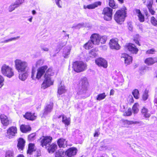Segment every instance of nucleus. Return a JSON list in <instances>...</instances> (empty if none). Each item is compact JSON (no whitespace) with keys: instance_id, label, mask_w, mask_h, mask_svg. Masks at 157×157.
I'll return each instance as SVG.
<instances>
[{"instance_id":"864d4df0","label":"nucleus","mask_w":157,"mask_h":157,"mask_svg":"<svg viewBox=\"0 0 157 157\" xmlns=\"http://www.w3.org/2000/svg\"><path fill=\"white\" fill-rule=\"evenodd\" d=\"M148 4L147 5L148 8L152 7V5L153 3V0H148Z\"/></svg>"},{"instance_id":"e2e57ef3","label":"nucleus","mask_w":157,"mask_h":157,"mask_svg":"<svg viewBox=\"0 0 157 157\" xmlns=\"http://www.w3.org/2000/svg\"><path fill=\"white\" fill-rule=\"evenodd\" d=\"M99 135V133H98V132L96 131L95 133L94 134V137H98V136Z\"/></svg>"},{"instance_id":"6e6d98bb","label":"nucleus","mask_w":157,"mask_h":157,"mask_svg":"<svg viewBox=\"0 0 157 157\" xmlns=\"http://www.w3.org/2000/svg\"><path fill=\"white\" fill-rule=\"evenodd\" d=\"M43 60L41 59H40L38 60L36 63L37 65H40L43 64Z\"/></svg>"},{"instance_id":"ddd939ff","label":"nucleus","mask_w":157,"mask_h":157,"mask_svg":"<svg viewBox=\"0 0 157 157\" xmlns=\"http://www.w3.org/2000/svg\"><path fill=\"white\" fill-rule=\"evenodd\" d=\"M48 67L46 66H43L39 68L37 70V73L36 75V78L39 79L41 78V76L47 70Z\"/></svg>"},{"instance_id":"a19ab883","label":"nucleus","mask_w":157,"mask_h":157,"mask_svg":"<svg viewBox=\"0 0 157 157\" xmlns=\"http://www.w3.org/2000/svg\"><path fill=\"white\" fill-rule=\"evenodd\" d=\"M27 76V74L25 73L20 74L19 75V78L22 81H24L26 79Z\"/></svg>"},{"instance_id":"e433bc0d","label":"nucleus","mask_w":157,"mask_h":157,"mask_svg":"<svg viewBox=\"0 0 157 157\" xmlns=\"http://www.w3.org/2000/svg\"><path fill=\"white\" fill-rule=\"evenodd\" d=\"M65 155V152L62 150H59L56 152L55 155V157H64Z\"/></svg>"},{"instance_id":"20e7f679","label":"nucleus","mask_w":157,"mask_h":157,"mask_svg":"<svg viewBox=\"0 0 157 157\" xmlns=\"http://www.w3.org/2000/svg\"><path fill=\"white\" fill-rule=\"evenodd\" d=\"M88 82L86 78L82 79L81 84L78 88L77 93L78 94H82L85 93L87 90Z\"/></svg>"},{"instance_id":"49530a36","label":"nucleus","mask_w":157,"mask_h":157,"mask_svg":"<svg viewBox=\"0 0 157 157\" xmlns=\"http://www.w3.org/2000/svg\"><path fill=\"white\" fill-rule=\"evenodd\" d=\"M18 7L16 5H15L14 3L11 4L9 7V10L10 12H11L14 10L15 9Z\"/></svg>"},{"instance_id":"a878e982","label":"nucleus","mask_w":157,"mask_h":157,"mask_svg":"<svg viewBox=\"0 0 157 157\" xmlns=\"http://www.w3.org/2000/svg\"><path fill=\"white\" fill-rule=\"evenodd\" d=\"M148 112V110L145 107H143L141 110L142 114L145 118H149L150 117L151 114Z\"/></svg>"},{"instance_id":"774afa93","label":"nucleus","mask_w":157,"mask_h":157,"mask_svg":"<svg viewBox=\"0 0 157 157\" xmlns=\"http://www.w3.org/2000/svg\"><path fill=\"white\" fill-rule=\"evenodd\" d=\"M16 157H25L23 155L20 154L17 155Z\"/></svg>"},{"instance_id":"4d7b16f0","label":"nucleus","mask_w":157,"mask_h":157,"mask_svg":"<svg viewBox=\"0 0 157 157\" xmlns=\"http://www.w3.org/2000/svg\"><path fill=\"white\" fill-rule=\"evenodd\" d=\"M83 25V24H78L76 25H75L73 26L72 27V28L75 27V28H81V27H82Z\"/></svg>"},{"instance_id":"f257e3e1","label":"nucleus","mask_w":157,"mask_h":157,"mask_svg":"<svg viewBox=\"0 0 157 157\" xmlns=\"http://www.w3.org/2000/svg\"><path fill=\"white\" fill-rule=\"evenodd\" d=\"M126 8L124 7L123 10L117 11L114 15V19L116 21L118 24H121L124 21L126 17Z\"/></svg>"},{"instance_id":"338daca9","label":"nucleus","mask_w":157,"mask_h":157,"mask_svg":"<svg viewBox=\"0 0 157 157\" xmlns=\"http://www.w3.org/2000/svg\"><path fill=\"white\" fill-rule=\"evenodd\" d=\"M134 41L136 43V44H138L139 45H140V44H139V42L137 40H134Z\"/></svg>"},{"instance_id":"cd10ccee","label":"nucleus","mask_w":157,"mask_h":157,"mask_svg":"<svg viewBox=\"0 0 157 157\" xmlns=\"http://www.w3.org/2000/svg\"><path fill=\"white\" fill-rule=\"evenodd\" d=\"M53 103L51 102L45 108L44 111V114H46L50 112L53 108Z\"/></svg>"},{"instance_id":"9b49d317","label":"nucleus","mask_w":157,"mask_h":157,"mask_svg":"<svg viewBox=\"0 0 157 157\" xmlns=\"http://www.w3.org/2000/svg\"><path fill=\"white\" fill-rule=\"evenodd\" d=\"M17 129L15 127H11L9 128L7 132L6 136L9 139L12 138L17 133Z\"/></svg>"},{"instance_id":"69168bd1","label":"nucleus","mask_w":157,"mask_h":157,"mask_svg":"<svg viewBox=\"0 0 157 157\" xmlns=\"http://www.w3.org/2000/svg\"><path fill=\"white\" fill-rule=\"evenodd\" d=\"M114 91L113 90H111L110 92V95H113L114 93Z\"/></svg>"},{"instance_id":"4468645a","label":"nucleus","mask_w":157,"mask_h":157,"mask_svg":"<svg viewBox=\"0 0 157 157\" xmlns=\"http://www.w3.org/2000/svg\"><path fill=\"white\" fill-rule=\"evenodd\" d=\"M126 49L128 50L131 53L133 54H136L138 49L137 48L135 45L131 43H129L126 46Z\"/></svg>"},{"instance_id":"ea45409f","label":"nucleus","mask_w":157,"mask_h":157,"mask_svg":"<svg viewBox=\"0 0 157 157\" xmlns=\"http://www.w3.org/2000/svg\"><path fill=\"white\" fill-rule=\"evenodd\" d=\"M132 94L135 98L137 99L139 98V92L138 90L135 89L133 90Z\"/></svg>"},{"instance_id":"f8f14e48","label":"nucleus","mask_w":157,"mask_h":157,"mask_svg":"<svg viewBox=\"0 0 157 157\" xmlns=\"http://www.w3.org/2000/svg\"><path fill=\"white\" fill-rule=\"evenodd\" d=\"M77 152V149L76 148L71 147L67 150L65 154L68 157H73L76 154Z\"/></svg>"},{"instance_id":"b1692460","label":"nucleus","mask_w":157,"mask_h":157,"mask_svg":"<svg viewBox=\"0 0 157 157\" xmlns=\"http://www.w3.org/2000/svg\"><path fill=\"white\" fill-rule=\"evenodd\" d=\"M57 146L56 144H53L47 147V150L49 153H53L57 149Z\"/></svg>"},{"instance_id":"7ed1b4c3","label":"nucleus","mask_w":157,"mask_h":157,"mask_svg":"<svg viewBox=\"0 0 157 157\" xmlns=\"http://www.w3.org/2000/svg\"><path fill=\"white\" fill-rule=\"evenodd\" d=\"M14 63L16 69L19 72L25 71L28 66L27 62L20 59H16Z\"/></svg>"},{"instance_id":"37998d69","label":"nucleus","mask_w":157,"mask_h":157,"mask_svg":"<svg viewBox=\"0 0 157 157\" xmlns=\"http://www.w3.org/2000/svg\"><path fill=\"white\" fill-rule=\"evenodd\" d=\"M148 91L147 90H145L144 91L142 96V98L145 101L148 98Z\"/></svg>"},{"instance_id":"f03ea898","label":"nucleus","mask_w":157,"mask_h":157,"mask_svg":"<svg viewBox=\"0 0 157 157\" xmlns=\"http://www.w3.org/2000/svg\"><path fill=\"white\" fill-rule=\"evenodd\" d=\"M1 72L4 76L11 78L14 75L13 69L6 64L2 65L1 68Z\"/></svg>"},{"instance_id":"6ab92c4d","label":"nucleus","mask_w":157,"mask_h":157,"mask_svg":"<svg viewBox=\"0 0 157 157\" xmlns=\"http://www.w3.org/2000/svg\"><path fill=\"white\" fill-rule=\"evenodd\" d=\"M24 117L27 119L33 121L36 119V116L34 113H32L30 112H27L24 115Z\"/></svg>"},{"instance_id":"412c9836","label":"nucleus","mask_w":157,"mask_h":157,"mask_svg":"<svg viewBox=\"0 0 157 157\" xmlns=\"http://www.w3.org/2000/svg\"><path fill=\"white\" fill-rule=\"evenodd\" d=\"M71 49L70 46H67L63 49V55L65 58H67L68 56L70 54V52Z\"/></svg>"},{"instance_id":"473e14b6","label":"nucleus","mask_w":157,"mask_h":157,"mask_svg":"<svg viewBox=\"0 0 157 157\" xmlns=\"http://www.w3.org/2000/svg\"><path fill=\"white\" fill-rule=\"evenodd\" d=\"M94 45V44L91 40H90L84 45V47L86 49H89L93 48Z\"/></svg>"},{"instance_id":"58836bf2","label":"nucleus","mask_w":157,"mask_h":157,"mask_svg":"<svg viewBox=\"0 0 157 157\" xmlns=\"http://www.w3.org/2000/svg\"><path fill=\"white\" fill-rule=\"evenodd\" d=\"M106 96L105 93L99 94L98 95L96 99L97 100L100 101L104 99L106 97Z\"/></svg>"},{"instance_id":"603ef678","label":"nucleus","mask_w":157,"mask_h":157,"mask_svg":"<svg viewBox=\"0 0 157 157\" xmlns=\"http://www.w3.org/2000/svg\"><path fill=\"white\" fill-rule=\"evenodd\" d=\"M155 49L152 48L147 50L146 52L147 54H153L155 53Z\"/></svg>"},{"instance_id":"c9c22d12","label":"nucleus","mask_w":157,"mask_h":157,"mask_svg":"<svg viewBox=\"0 0 157 157\" xmlns=\"http://www.w3.org/2000/svg\"><path fill=\"white\" fill-rule=\"evenodd\" d=\"M35 146L34 144H30L29 145V149L28 150V153L31 154L32 152L34 151Z\"/></svg>"},{"instance_id":"c756f323","label":"nucleus","mask_w":157,"mask_h":157,"mask_svg":"<svg viewBox=\"0 0 157 157\" xmlns=\"http://www.w3.org/2000/svg\"><path fill=\"white\" fill-rule=\"evenodd\" d=\"M66 143L65 140L63 138L59 139L57 141V144L60 147L64 148L66 147L65 144Z\"/></svg>"},{"instance_id":"de8ad7c7","label":"nucleus","mask_w":157,"mask_h":157,"mask_svg":"<svg viewBox=\"0 0 157 157\" xmlns=\"http://www.w3.org/2000/svg\"><path fill=\"white\" fill-rule=\"evenodd\" d=\"M4 78L1 75H0V88L4 85Z\"/></svg>"},{"instance_id":"423d86ee","label":"nucleus","mask_w":157,"mask_h":157,"mask_svg":"<svg viewBox=\"0 0 157 157\" xmlns=\"http://www.w3.org/2000/svg\"><path fill=\"white\" fill-rule=\"evenodd\" d=\"M102 14L104 15V18L105 20L109 21L112 19L113 10L109 7L105 8L103 10Z\"/></svg>"},{"instance_id":"9d476101","label":"nucleus","mask_w":157,"mask_h":157,"mask_svg":"<svg viewBox=\"0 0 157 157\" xmlns=\"http://www.w3.org/2000/svg\"><path fill=\"white\" fill-rule=\"evenodd\" d=\"M95 62L98 66L106 68L107 67V62L104 59L102 58H98L95 60Z\"/></svg>"},{"instance_id":"13d9d810","label":"nucleus","mask_w":157,"mask_h":157,"mask_svg":"<svg viewBox=\"0 0 157 157\" xmlns=\"http://www.w3.org/2000/svg\"><path fill=\"white\" fill-rule=\"evenodd\" d=\"M41 48L42 50L45 52H48L49 50V48H48L42 46L41 47Z\"/></svg>"},{"instance_id":"aec40b11","label":"nucleus","mask_w":157,"mask_h":157,"mask_svg":"<svg viewBox=\"0 0 157 157\" xmlns=\"http://www.w3.org/2000/svg\"><path fill=\"white\" fill-rule=\"evenodd\" d=\"M1 123L5 126H8L9 124V120L7 116L4 115H1L0 116Z\"/></svg>"},{"instance_id":"3c124183","label":"nucleus","mask_w":157,"mask_h":157,"mask_svg":"<svg viewBox=\"0 0 157 157\" xmlns=\"http://www.w3.org/2000/svg\"><path fill=\"white\" fill-rule=\"evenodd\" d=\"M36 134L35 133H33L28 136V139L29 140L32 141L34 139Z\"/></svg>"},{"instance_id":"bf43d9fd","label":"nucleus","mask_w":157,"mask_h":157,"mask_svg":"<svg viewBox=\"0 0 157 157\" xmlns=\"http://www.w3.org/2000/svg\"><path fill=\"white\" fill-rule=\"evenodd\" d=\"M149 9V10L150 12V13H151V14L153 15L155 13V11L153 10V9H152L151 8H148Z\"/></svg>"},{"instance_id":"4be33fe9","label":"nucleus","mask_w":157,"mask_h":157,"mask_svg":"<svg viewBox=\"0 0 157 157\" xmlns=\"http://www.w3.org/2000/svg\"><path fill=\"white\" fill-rule=\"evenodd\" d=\"M134 11L137 14L139 20L140 22H142L144 21V15L141 13L139 9H135Z\"/></svg>"},{"instance_id":"2f4dec72","label":"nucleus","mask_w":157,"mask_h":157,"mask_svg":"<svg viewBox=\"0 0 157 157\" xmlns=\"http://www.w3.org/2000/svg\"><path fill=\"white\" fill-rule=\"evenodd\" d=\"M62 122L65 124V126H68L70 123V118H67L64 115L62 116Z\"/></svg>"},{"instance_id":"c85d7f7f","label":"nucleus","mask_w":157,"mask_h":157,"mask_svg":"<svg viewBox=\"0 0 157 157\" xmlns=\"http://www.w3.org/2000/svg\"><path fill=\"white\" fill-rule=\"evenodd\" d=\"M21 131L24 133H26L31 130V128L29 125H22L20 126Z\"/></svg>"},{"instance_id":"f704fd0d","label":"nucleus","mask_w":157,"mask_h":157,"mask_svg":"<svg viewBox=\"0 0 157 157\" xmlns=\"http://www.w3.org/2000/svg\"><path fill=\"white\" fill-rule=\"evenodd\" d=\"M46 72L44 75L45 76H53L54 75V73L52 72V69L51 68H48L47 70H46Z\"/></svg>"},{"instance_id":"680f3d73","label":"nucleus","mask_w":157,"mask_h":157,"mask_svg":"<svg viewBox=\"0 0 157 157\" xmlns=\"http://www.w3.org/2000/svg\"><path fill=\"white\" fill-rule=\"evenodd\" d=\"M130 99L129 100V101L130 102L132 103L133 102L134 100L132 96H129Z\"/></svg>"},{"instance_id":"c03bdc74","label":"nucleus","mask_w":157,"mask_h":157,"mask_svg":"<svg viewBox=\"0 0 157 157\" xmlns=\"http://www.w3.org/2000/svg\"><path fill=\"white\" fill-rule=\"evenodd\" d=\"M139 105L138 103H135L132 107V110L134 113H137L139 111L138 106Z\"/></svg>"},{"instance_id":"5701e85b","label":"nucleus","mask_w":157,"mask_h":157,"mask_svg":"<svg viewBox=\"0 0 157 157\" xmlns=\"http://www.w3.org/2000/svg\"><path fill=\"white\" fill-rule=\"evenodd\" d=\"M66 91L67 90L65 86L63 84L61 83L60 85L58 86V94L59 95H61L65 93Z\"/></svg>"},{"instance_id":"39448f33","label":"nucleus","mask_w":157,"mask_h":157,"mask_svg":"<svg viewBox=\"0 0 157 157\" xmlns=\"http://www.w3.org/2000/svg\"><path fill=\"white\" fill-rule=\"evenodd\" d=\"M86 65L81 61L76 62L73 64V67L74 71L79 72L85 70L86 68Z\"/></svg>"},{"instance_id":"f3484780","label":"nucleus","mask_w":157,"mask_h":157,"mask_svg":"<svg viewBox=\"0 0 157 157\" xmlns=\"http://www.w3.org/2000/svg\"><path fill=\"white\" fill-rule=\"evenodd\" d=\"M157 62V57H149L144 60L145 63L148 66H151Z\"/></svg>"},{"instance_id":"a18cd8bd","label":"nucleus","mask_w":157,"mask_h":157,"mask_svg":"<svg viewBox=\"0 0 157 157\" xmlns=\"http://www.w3.org/2000/svg\"><path fill=\"white\" fill-rule=\"evenodd\" d=\"M132 114L131 109H129L127 111L124 112L123 115L124 116H131Z\"/></svg>"},{"instance_id":"09e8293b","label":"nucleus","mask_w":157,"mask_h":157,"mask_svg":"<svg viewBox=\"0 0 157 157\" xmlns=\"http://www.w3.org/2000/svg\"><path fill=\"white\" fill-rule=\"evenodd\" d=\"M151 24L154 26L157 25V21L154 17H152L151 18Z\"/></svg>"},{"instance_id":"8fccbe9b","label":"nucleus","mask_w":157,"mask_h":157,"mask_svg":"<svg viewBox=\"0 0 157 157\" xmlns=\"http://www.w3.org/2000/svg\"><path fill=\"white\" fill-rule=\"evenodd\" d=\"M24 1V0H17L14 3L15 5L18 7L20 5L23 3Z\"/></svg>"},{"instance_id":"5fc2aeb1","label":"nucleus","mask_w":157,"mask_h":157,"mask_svg":"<svg viewBox=\"0 0 157 157\" xmlns=\"http://www.w3.org/2000/svg\"><path fill=\"white\" fill-rule=\"evenodd\" d=\"M20 38V36H17L16 37H14L13 38H11L10 39H9V42L12 41L13 40H15L17 39H19Z\"/></svg>"},{"instance_id":"bb28decb","label":"nucleus","mask_w":157,"mask_h":157,"mask_svg":"<svg viewBox=\"0 0 157 157\" xmlns=\"http://www.w3.org/2000/svg\"><path fill=\"white\" fill-rule=\"evenodd\" d=\"M25 143V141L23 139L20 138L17 145L18 149L21 150H22L24 148Z\"/></svg>"},{"instance_id":"72a5a7b5","label":"nucleus","mask_w":157,"mask_h":157,"mask_svg":"<svg viewBox=\"0 0 157 157\" xmlns=\"http://www.w3.org/2000/svg\"><path fill=\"white\" fill-rule=\"evenodd\" d=\"M14 152L13 150H8L5 153V157H14Z\"/></svg>"},{"instance_id":"6e6552de","label":"nucleus","mask_w":157,"mask_h":157,"mask_svg":"<svg viewBox=\"0 0 157 157\" xmlns=\"http://www.w3.org/2000/svg\"><path fill=\"white\" fill-rule=\"evenodd\" d=\"M44 79L41 86V88L43 89L52 85L53 83V81L51 77L44 76Z\"/></svg>"},{"instance_id":"a211bd4d","label":"nucleus","mask_w":157,"mask_h":157,"mask_svg":"<svg viewBox=\"0 0 157 157\" xmlns=\"http://www.w3.org/2000/svg\"><path fill=\"white\" fill-rule=\"evenodd\" d=\"M123 125L125 127H128L129 125L132 124H137L140 123L138 121H128L127 120L123 119L121 120Z\"/></svg>"},{"instance_id":"4c0bfd02","label":"nucleus","mask_w":157,"mask_h":157,"mask_svg":"<svg viewBox=\"0 0 157 157\" xmlns=\"http://www.w3.org/2000/svg\"><path fill=\"white\" fill-rule=\"evenodd\" d=\"M109 6L113 9H116L118 7L117 5L115 4L114 0H109Z\"/></svg>"},{"instance_id":"393cba45","label":"nucleus","mask_w":157,"mask_h":157,"mask_svg":"<svg viewBox=\"0 0 157 157\" xmlns=\"http://www.w3.org/2000/svg\"><path fill=\"white\" fill-rule=\"evenodd\" d=\"M101 4V3L100 2H97L93 4H90L89 5L86 6L84 5L83 6V8L84 9L87 8L89 9H94L96 7H97L98 5H100Z\"/></svg>"},{"instance_id":"7c9ffc66","label":"nucleus","mask_w":157,"mask_h":157,"mask_svg":"<svg viewBox=\"0 0 157 157\" xmlns=\"http://www.w3.org/2000/svg\"><path fill=\"white\" fill-rule=\"evenodd\" d=\"M98 50L97 49H94L91 50L89 53V56L91 58L95 57L97 56V52Z\"/></svg>"},{"instance_id":"0e129e2a","label":"nucleus","mask_w":157,"mask_h":157,"mask_svg":"<svg viewBox=\"0 0 157 157\" xmlns=\"http://www.w3.org/2000/svg\"><path fill=\"white\" fill-rule=\"evenodd\" d=\"M128 29L129 30L132 31L133 29L132 26L130 25L129 26Z\"/></svg>"},{"instance_id":"dca6fc26","label":"nucleus","mask_w":157,"mask_h":157,"mask_svg":"<svg viewBox=\"0 0 157 157\" xmlns=\"http://www.w3.org/2000/svg\"><path fill=\"white\" fill-rule=\"evenodd\" d=\"M121 59L124 60V63L127 65H128L132 62V57L126 54H123L121 57Z\"/></svg>"},{"instance_id":"1a4fd4ad","label":"nucleus","mask_w":157,"mask_h":157,"mask_svg":"<svg viewBox=\"0 0 157 157\" xmlns=\"http://www.w3.org/2000/svg\"><path fill=\"white\" fill-rule=\"evenodd\" d=\"M118 39L117 38L112 39L110 40L109 45L112 49L118 50L120 48V46L118 43Z\"/></svg>"},{"instance_id":"2eb2a0df","label":"nucleus","mask_w":157,"mask_h":157,"mask_svg":"<svg viewBox=\"0 0 157 157\" xmlns=\"http://www.w3.org/2000/svg\"><path fill=\"white\" fill-rule=\"evenodd\" d=\"M100 35L97 33H94L90 37V40L95 45H98L99 44Z\"/></svg>"},{"instance_id":"79ce46f5","label":"nucleus","mask_w":157,"mask_h":157,"mask_svg":"<svg viewBox=\"0 0 157 157\" xmlns=\"http://www.w3.org/2000/svg\"><path fill=\"white\" fill-rule=\"evenodd\" d=\"M107 39V37L105 36H100L99 40L101 44H104Z\"/></svg>"},{"instance_id":"0eeeda50","label":"nucleus","mask_w":157,"mask_h":157,"mask_svg":"<svg viewBox=\"0 0 157 157\" xmlns=\"http://www.w3.org/2000/svg\"><path fill=\"white\" fill-rule=\"evenodd\" d=\"M40 140L41 145L42 147L47 148V147H49L52 138L49 136H43L42 138H40Z\"/></svg>"},{"instance_id":"052dcab7","label":"nucleus","mask_w":157,"mask_h":157,"mask_svg":"<svg viewBox=\"0 0 157 157\" xmlns=\"http://www.w3.org/2000/svg\"><path fill=\"white\" fill-rule=\"evenodd\" d=\"M60 0H55V1L56 3V5L58 6L59 7H61V6L59 4V1Z\"/></svg>"}]
</instances>
